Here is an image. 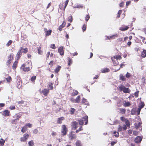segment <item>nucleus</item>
<instances>
[{
    "instance_id": "obj_61",
    "label": "nucleus",
    "mask_w": 146,
    "mask_h": 146,
    "mask_svg": "<svg viewBox=\"0 0 146 146\" xmlns=\"http://www.w3.org/2000/svg\"><path fill=\"white\" fill-rule=\"evenodd\" d=\"M70 101L72 102L75 103V99L72 98H71Z\"/></svg>"
},
{
    "instance_id": "obj_29",
    "label": "nucleus",
    "mask_w": 146,
    "mask_h": 146,
    "mask_svg": "<svg viewBox=\"0 0 146 146\" xmlns=\"http://www.w3.org/2000/svg\"><path fill=\"white\" fill-rule=\"evenodd\" d=\"M21 114L20 113H17L15 114V115L14 116V117L16 119H19L21 117Z\"/></svg>"
},
{
    "instance_id": "obj_18",
    "label": "nucleus",
    "mask_w": 146,
    "mask_h": 146,
    "mask_svg": "<svg viewBox=\"0 0 146 146\" xmlns=\"http://www.w3.org/2000/svg\"><path fill=\"white\" fill-rule=\"evenodd\" d=\"M110 69L107 68L102 69L101 72L102 73H105L110 71Z\"/></svg>"
},
{
    "instance_id": "obj_31",
    "label": "nucleus",
    "mask_w": 146,
    "mask_h": 146,
    "mask_svg": "<svg viewBox=\"0 0 146 146\" xmlns=\"http://www.w3.org/2000/svg\"><path fill=\"white\" fill-rule=\"evenodd\" d=\"M125 86L123 85H121L119 87V91H123V89H124V88H125Z\"/></svg>"
},
{
    "instance_id": "obj_17",
    "label": "nucleus",
    "mask_w": 146,
    "mask_h": 146,
    "mask_svg": "<svg viewBox=\"0 0 146 146\" xmlns=\"http://www.w3.org/2000/svg\"><path fill=\"white\" fill-rule=\"evenodd\" d=\"M3 115L5 116H9L10 115V113L8 110H5L3 112Z\"/></svg>"
},
{
    "instance_id": "obj_7",
    "label": "nucleus",
    "mask_w": 146,
    "mask_h": 146,
    "mask_svg": "<svg viewBox=\"0 0 146 146\" xmlns=\"http://www.w3.org/2000/svg\"><path fill=\"white\" fill-rule=\"evenodd\" d=\"M78 125L79 124L78 122L76 121L72 122L71 125L72 129L75 130L78 128Z\"/></svg>"
},
{
    "instance_id": "obj_40",
    "label": "nucleus",
    "mask_w": 146,
    "mask_h": 146,
    "mask_svg": "<svg viewBox=\"0 0 146 146\" xmlns=\"http://www.w3.org/2000/svg\"><path fill=\"white\" fill-rule=\"evenodd\" d=\"M119 110L122 113H124L125 112V110L124 109H123L122 108H120L119 109Z\"/></svg>"
},
{
    "instance_id": "obj_59",
    "label": "nucleus",
    "mask_w": 146,
    "mask_h": 146,
    "mask_svg": "<svg viewBox=\"0 0 146 146\" xmlns=\"http://www.w3.org/2000/svg\"><path fill=\"white\" fill-rule=\"evenodd\" d=\"M6 80L7 82H9L11 80V78L10 77H9L6 78Z\"/></svg>"
},
{
    "instance_id": "obj_57",
    "label": "nucleus",
    "mask_w": 146,
    "mask_h": 146,
    "mask_svg": "<svg viewBox=\"0 0 146 146\" xmlns=\"http://www.w3.org/2000/svg\"><path fill=\"white\" fill-rule=\"evenodd\" d=\"M15 109V107L14 106H11L9 107V109L11 110H14Z\"/></svg>"
},
{
    "instance_id": "obj_6",
    "label": "nucleus",
    "mask_w": 146,
    "mask_h": 146,
    "mask_svg": "<svg viewBox=\"0 0 146 146\" xmlns=\"http://www.w3.org/2000/svg\"><path fill=\"white\" fill-rule=\"evenodd\" d=\"M23 49V48L22 47H21L19 49V51H18L16 56V58L17 60L19 59L21 56L22 53L21 50H22Z\"/></svg>"
},
{
    "instance_id": "obj_43",
    "label": "nucleus",
    "mask_w": 146,
    "mask_h": 146,
    "mask_svg": "<svg viewBox=\"0 0 146 146\" xmlns=\"http://www.w3.org/2000/svg\"><path fill=\"white\" fill-rule=\"evenodd\" d=\"M72 63V61L70 58H68V64L70 66Z\"/></svg>"
},
{
    "instance_id": "obj_50",
    "label": "nucleus",
    "mask_w": 146,
    "mask_h": 146,
    "mask_svg": "<svg viewBox=\"0 0 146 146\" xmlns=\"http://www.w3.org/2000/svg\"><path fill=\"white\" fill-rule=\"evenodd\" d=\"M90 18V17L89 14H88L87 15L85 18L86 21H88V20Z\"/></svg>"
},
{
    "instance_id": "obj_19",
    "label": "nucleus",
    "mask_w": 146,
    "mask_h": 146,
    "mask_svg": "<svg viewBox=\"0 0 146 146\" xmlns=\"http://www.w3.org/2000/svg\"><path fill=\"white\" fill-rule=\"evenodd\" d=\"M49 92V90L44 89L42 91V92L45 96H47L48 93Z\"/></svg>"
},
{
    "instance_id": "obj_1",
    "label": "nucleus",
    "mask_w": 146,
    "mask_h": 146,
    "mask_svg": "<svg viewBox=\"0 0 146 146\" xmlns=\"http://www.w3.org/2000/svg\"><path fill=\"white\" fill-rule=\"evenodd\" d=\"M68 137L69 140H71L75 139L77 137L76 135L73 131H71L69 132Z\"/></svg>"
},
{
    "instance_id": "obj_28",
    "label": "nucleus",
    "mask_w": 146,
    "mask_h": 146,
    "mask_svg": "<svg viewBox=\"0 0 146 146\" xmlns=\"http://www.w3.org/2000/svg\"><path fill=\"white\" fill-rule=\"evenodd\" d=\"M75 99V103H78L80 101V96H78Z\"/></svg>"
},
{
    "instance_id": "obj_3",
    "label": "nucleus",
    "mask_w": 146,
    "mask_h": 146,
    "mask_svg": "<svg viewBox=\"0 0 146 146\" xmlns=\"http://www.w3.org/2000/svg\"><path fill=\"white\" fill-rule=\"evenodd\" d=\"M21 70H23L24 71L26 72L29 71L30 70V67H29V66L25 64L22 65L21 68Z\"/></svg>"
},
{
    "instance_id": "obj_35",
    "label": "nucleus",
    "mask_w": 146,
    "mask_h": 146,
    "mask_svg": "<svg viewBox=\"0 0 146 146\" xmlns=\"http://www.w3.org/2000/svg\"><path fill=\"white\" fill-rule=\"evenodd\" d=\"M27 128L26 127H23L22 128L21 131L22 132L24 133L27 131Z\"/></svg>"
},
{
    "instance_id": "obj_34",
    "label": "nucleus",
    "mask_w": 146,
    "mask_h": 146,
    "mask_svg": "<svg viewBox=\"0 0 146 146\" xmlns=\"http://www.w3.org/2000/svg\"><path fill=\"white\" fill-rule=\"evenodd\" d=\"M5 141L2 139L0 140V146H3L4 145Z\"/></svg>"
},
{
    "instance_id": "obj_33",
    "label": "nucleus",
    "mask_w": 146,
    "mask_h": 146,
    "mask_svg": "<svg viewBox=\"0 0 146 146\" xmlns=\"http://www.w3.org/2000/svg\"><path fill=\"white\" fill-rule=\"evenodd\" d=\"M76 146H82L81 141L79 140H77L76 141Z\"/></svg>"
},
{
    "instance_id": "obj_23",
    "label": "nucleus",
    "mask_w": 146,
    "mask_h": 146,
    "mask_svg": "<svg viewBox=\"0 0 146 146\" xmlns=\"http://www.w3.org/2000/svg\"><path fill=\"white\" fill-rule=\"evenodd\" d=\"M118 34H114L112 36H110V38H111V39H114L117 37H118Z\"/></svg>"
},
{
    "instance_id": "obj_39",
    "label": "nucleus",
    "mask_w": 146,
    "mask_h": 146,
    "mask_svg": "<svg viewBox=\"0 0 146 146\" xmlns=\"http://www.w3.org/2000/svg\"><path fill=\"white\" fill-rule=\"evenodd\" d=\"M68 2H69L68 0H66L65 1V5H64V8H63V10L64 11L65 10V9L66 7L67 6L68 4Z\"/></svg>"
},
{
    "instance_id": "obj_12",
    "label": "nucleus",
    "mask_w": 146,
    "mask_h": 146,
    "mask_svg": "<svg viewBox=\"0 0 146 146\" xmlns=\"http://www.w3.org/2000/svg\"><path fill=\"white\" fill-rule=\"evenodd\" d=\"M142 140V138L140 136H137L135 139V141L136 143H139L141 142Z\"/></svg>"
},
{
    "instance_id": "obj_22",
    "label": "nucleus",
    "mask_w": 146,
    "mask_h": 146,
    "mask_svg": "<svg viewBox=\"0 0 146 146\" xmlns=\"http://www.w3.org/2000/svg\"><path fill=\"white\" fill-rule=\"evenodd\" d=\"M141 55L142 57L145 58L146 57V50H143L141 53Z\"/></svg>"
},
{
    "instance_id": "obj_62",
    "label": "nucleus",
    "mask_w": 146,
    "mask_h": 146,
    "mask_svg": "<svg viewBox=\"0 0 146 146\" xmlns=\"http://www.w3.org/2000/svg\"><path fill=\"white\" fill-rule=\"evenodd\" d=\"M124 5V3L123 2H121L119 4V6L120 7H123Z\"/></svg>"
},
{
    "instance_id": "obj_13",
    "label": "nucleus",
    "mask_w": 146,
    "mask_h": 146,
    "mask_svg": "<svg viewBox=\"0 0 146 146\" xmlns=\"http://www.w3.org/2000/svg\"><path fill=\"white\" fill-rule=\"evenodd\" d=\"M122 121H125V123L128 127H130V123L127 119H121Z\"/></svg>"
},
{
    "instance_id": "obj_41",
    "label": "nucleus",
    "mask_w": 146,
    "mask_h": 146,
    "mask_svg": "<svg viewBox=\"0 0 146 146\" xmlns=\"http://www.w3.org/2000/svg\"><path fill=\"white\" fill-rule=\"evenodd\" d=\"M38 53L39 54H42V51L41 50V47H39L38 49Z\"/></svg>"
},
{
    "instance_id": "obj_47",
    "label": "nucleus",
    "mask_w": 146,
    "mask_h": 146,
    "mask_svg": "<svg viewBox=\"0 0 146 146\" xmlns=\"http://www.w3.org/2000/svg\"><path fill=\"white\" fill-rule=\"evenodd\" d=\"M12 40H9L8 42L7 43V44H6V45L7 46H9L12 43Z\"/></svg>"
},
{
    "instance_id": "obj_5",
    "label": "nucleus",
    "mask_w": 146,
    "mask_h": 146,
    "mask_svg": "<svg viewBox=\"0 0 146 146\" xmlns=\"http://www.w3.org/2000/svg\"><path fill=\"white\" fill-rule=\"evenodd\" d=\"M29 136V135L27 133H25L23 135V137L20 138V139L21 142H26L27 139Z\"/></svg>"
},
{
    "instance_id": "obj_49",
    "label": "nucleus",
    "mask_w": 146,
    "mask_h": 146,
    "mask_svg": "<svg viewBox=\"0 0 146 146\" xmlns=\"http://www.w3.org/2000/svg\"><path fill=\"white\" fill-rule=\"evenodd\" d=\"M36 76H32L31 78V81L32 82L34 81L36 79Z\"/></svg>"
},
{
    "instance_id": "obj_52",
    "label": "nucleus",
    "mask_w": 146,
    "mask_h": 146,
    "mask_svg": "<svg viewBox=\"0 0 146 146\" xmlns=\"http://www.w3.org/2000/svg\"><path fill=\"white\" fill-rule=\"evenodd\" d=\"M122 127L120 125H119V127L118 128L117 131H121L122 130Z\"/></svg>"
},
{
    "instance_id": "obj_44",
    "label": "nucleus",
    "mask_w": 146,
    "mask_h": 146,
    "mask_svg": "<svg viewBox=\"0 0 146 146\" xmlns=\"http://www.w3.org/2000/svg\"><path fill=\"white\" fill-rule=\"evenodd\" d=\"M68 20L70 21V23H71L72 21V15L70 16L68 18Z\"/></svg>"
},
{
    "instance_id": "obj_60",
    "label": "nucleus",
    "mask_w": 146,
    "mask_h": 146,
    "mask_svg": "<svg viewBox=\"0 0 146 146\" xmlns=\"http://www.w3.org/2000/svg\"><path fill=\"white\" fill-rule=\"evenodd\" d=\"M138 132L137 131H135L133 132V134L135 135H137Z\"/></svg>"
},
{
    "instance_id": "obj_46",
    "label": "nucleus",
    "mask_w": 146,
    "mask_h": 146,
    "mask_svg": "<svg viewBox=\"0 0 146 146\" xmlns=\"http://www.w3.org/2000/svg\"><path fill=\"white\" fill-rule=\"evenodd\" d=\"M86 26L85 25H84L82 27V29L83 32L85 31L86 29Z\"/></svg>"
},
{
    "instance_id": "obj_32",
    "label": "nucleus",
    "mask_w": 146,
    "mask_h": 146,
    "mask_svg": "<svg viewBox=\"0 0 146 146\" xmlns=\"http://www.w3.org/2000/svg\"><path fill=\"white\" fill-rule=\"evenodd\" d=\"M18 62H17L16 61H15L13 63V65L12 66V68L13 69H15L17 66V64Z\"/></svg>"
},
{
    "instance_id": "obj_30",
    "label": "nucleus",
    "mask_w": 146,
    "mask_h": 146,
    "mask_svg": "<svg viewBox=\"0 0 146 146\" xmlns=\"http://www.w3.org/2000/svg\"><path fill=\"white\" fill-rule=\"evenodd\" d=\"M131 105V104L129 102H125L123 103V106L125 107L129 106Z\"/></svg>"
},
{
    "instance_id": "obj_64",
    "label": "nucleus",
    "mask_w": 146,
    "mask_h": 146,
    "mask_svg": "<svg viewBox=\"0 0 146 146\" xmlns=\"http://www.w3.org/2000/svg\"><path fill=\"white\" fill-rule=\"evenodd\" d=\"M24 51H23L24 53H26L28 52V49L27 48H24Z\"/></svg>"
},
{
    "instance_id": "obj_38",
    "label": "nucleus",
    "mask_w": 146,
    "mask_h": 146,
    "mask_svg": "<svg viewBox=\"0 0 146 146\" xmlns=\"http://www.w3.org/2000/svg\"><path fill=\"white\" fill-rule=\"evenodd\" d=\"M78 93V92L77 90H73L72 92V96H74L77 95Z\"/></svg>"
},
{
    "instance_id": "obj_48",
    "label": "nucleus",
    "mask_w": 146,
    "mask_h": 146,
    "mask_svg": "<svg viewBox=\"0 0 146 146\" xmlns=\"http://www.w3.org/2000/svg\"><path fill=\"white\" fill-rule=\"evenodd\" d=\"M52 85V84L51 83H49L48 84L49 87L50 88V90L52 89L53 88Z\"/></svg>"
},
{
    "instance_id": "obj_53",
    "label": "nucleus",
    "mask_w": 146,
    "mask_h": 146,
    "mask_svg": "<svg viewBox=\"0 0 146 146\" xmlns=\"http://www.w3.org/2000/svg\"><path fill=\"white\" fill-rule=\"evenodd\" d=\"M125 76L127 78H129L131 76V74L129 72H127L125 75Z\"/></svg>"
},
{
    "instance_id": "obj_55",
    "label": "nucleus",
    "mask_w": 146,
    "mask_h": 146,
    "mask_svg": "<svg viewBox=\"0 0 146 146\" xmlns=\"http://www.w3.org/2000/svg\"><path fill=\"white\" fill-rule=\"evenodd\" d=\"M117 142V140L115 141H112L111 142V145L112 146H113Z\"/></svg>"
},
{
    "instance_id": "obj_42",
    "label": "nucleus",
    "mask_w": 146,
    "mask_h": 146,
    "mask_svg": "<svg viewBox=\"0 0 146 146\" xmlns=\"http://www.w3.org/2000/svg\"><path fill=\"white\" fill-rule=\"evenodd\" d=\"M113 136L116 137H118L119 136V133L116 131H114L113 133Z\"/></svg>"
},
{
    "instance_id": "obj_10",
    "label": "nucleus",
    "mask_w": 146,
    "mask_h": 146,
    "mask_svg": "<svg viewBox=\"0 0 146 146\" xmlns=\"http://www.w3.org/2000/svg\"><path fill=\"white\" fill-rule=\"evenodd\" d=\"M58 52L61 55H63L64 54V50L62 46L58 48Z\"/></svg>"
},
{
    "instance_id": "obj_54",
    "label": "nucleus",
    "mask_w": 146,
    "mask_h": 146,
    "mask_svg": "<svg viewBox=\"0 0 146 146\" xmlns=\"http://www.w3.org/2000/svg\"><path fill=\"white\" fill-rule=\"evenodd\" d=\"M121 58V56L120 55H118V56H117L115 57V59H117V60L118 59H120Z\"/></svg>"
},
{
    "instance_id": "obj_24",
    "label": "nucleus",
    "mask_w": 146,
    "mask_h": 146,
    "mask_svg": "<svg viewBox=\"0 0 146 146\" xmlns=\"http://www.w3.org/2000/svg\"><path fill=\"white\" fill-rule=\"evenodd\" d=\"M61 68V66H58L54 70V71L56 73H58L60 70Z\"/></svg>"
},
{
    "instance_id": "obj_2",
    "label": "nucleus",
    "mask_w": 146,
    "mask_h": 146,
    "mask_svg": "<svg viewBox=\"0 0 146 146\" xmlns=\"http://www.w3.org/2000/svg\"><path fill=\"white\" fill-rule=\"evenodd\" d=\"M61 127V135L63 136L66 135L67 134L68 131V129L65 125H62Z\"/></svg>"
},
{
    "instance_id": "obj_8",
    "label": "nucleus",
    "mask_w": 146,
    "mask_h": 146,
    "mask_svg": "<svg viewBox=\"0 0 146 146\" xmlns=\"http://www.w3.org/2000/svg\"><path fill=\"white\" fill-rule=\"evenodd\" d=\"M13 53H11L8 57V60L7 62V65L11 63V61L13 59Z\"/></svg>"
},
{
    "instance_id": "obj_9",
    "label": "nucleus",
    "mask_w": 146,
    "mask_h": 146,
    "mask_svg": "<svg viewBox=\"0 0 146 146\" xmlns=\"http://www.w3.org/2000/svg\"><path fill=\"white\" fill-rule=\"evenodd\" d=\"M142 122L141 121L140 122H138V123H135L134 125L135 126V127L136 129H138L140 128L141 129Z\"/></svg>"
},
{
    "instance_id": "obj_20",
    "label": "nucleus",
    "mask_w": 146,
    "mask_h": 146,
    "mask_svg": "<svg viewBox=\"0 0 146 146\" xmlns=\"http://www.w3.org/2000/svg\"><path fill=\"white\" fill-rule=\"evenodd\" d=\"M47 29H45V31L46 33V36H49L50 35L52 32V30H49L47 31Z\"/></svg>"
},
{
    "instance_id": "obj_63",
    "label": "nucleus",
    "mask_w": 146,
    "mask_h": 146,
    "mask_svg": "<svg viewBox=\"0 0 146 146\" xmlns=\"http://www.w3.org/2000/svg\"><path fill=\"white\" fill-rule=\"evenodd\" d=\"M139 92V91H137V92H135V96L136 97H138V93Z\"/></svg>"
},
{
    "instance_id": "obj_21",
    "label": "nucleus",
    "mask_w": 146,
    "mask_h": 146,
    "mask_svg": "<svg viewBox=\"0 0 146 146\" xmlns=\"http://www.w3.org/2000/svg\"><path fill=\"white\" fill-rule=\"evenodd\" d=\"M137 109L136 108H134L131 111V113L133 115L137 113Z\"/></svg>"
},
{
    "instance_id": "obj_45",
    "label": "nucleus",
    "mask_w": 146,
    "mask_h": 146,
    "mask_svg": "<svg viewBox=\"0 0 146 146\" xmlns=\"http://www.w3.org/2000/svg\"><path fill=\"white\" fill-rule=\"evenodd\" d=\"M117 106L119 107H120L122 105V103L121 100H119L118 102L117 103Z\"/></svg>"
},
{
    "instance_id": "obj_36",
    "label": "nucleus",
    "mask_w": 146,
    "mask_h": 146,
    "mask_svg": "<svg viewBox=\"0 0 146 146\" xmlns=\"http://www.w3.org/2000/svg\"><path fill=\"white\" fill-rule=\"evenodd\" d=\"M75 111V109L73 108H71L70 110V113L72 114L74 113Z\"/></svg>"
},
{
    "instance_id": "obj_56",
    "label": "nucleus",
    "mask_w": 146,
    "mask_h": 146,
    "mask_svg": "<svg viewBox=\"0 0 146 146\" xmlns=\"http://www.w3.org/2000/svg\"><path fill=\"white\" fill-rule=\"evenodd\" d=\"M50 47L53 49H55L56 48L55 45L54 44H51L50 46Z\"/></svg>"
},
{
    "instance_id": "obj_27",
    "label": "nucleus",
    "mask_w": 146,
    "mask_h": 146,
    "mask_svg": "<svg viewBox=\"0 0 146 146\" xmlns=\"http://www.w3.org/2000/svg\"><path fill=\"white\" fill-rule=\"evenodd\" d=\"M82 102L83 103H85V104L86 105H88L89 104L88 102H87L86 100L84 98H82Z\"/></svg>"
},
{
    "instance_id": "obj_11",
    "label": "nucleus",
    "mask_w": 146,
    "mask_h": 146,
    "mask_svg": "<svg viewBox=\"0 0 146 146\" xmlns=\"http://www.w3.org/2000/svg\"><path fill=\"white\" fill-rule=\"evenodd\" d=\"M83 121H85V125H86L88 122V119H84V120L83 119H81L80 120H79V125H82L84 124Z\"/></svg>"
},
{
    "instance_id": "obj_25",
    "label": "nucleus",
    "mask_w": 146,
    "mask_h": 146,
    "mask_svg": "<svg viewBox=\"0 0 146 146\" xmlns=\"http://www.w3.org/2000/svg\"><path fill=\"white\" fill-rule=\"evenodd\" d=\"M119 79L122 81H125V78L122 74H120L119 75Z\"/></svg>"
},
{
    "instance_id": "obj_51",
    "label": "nucleus",
    "mask_w": 146,
    "mask_h": 146,
    "mask_svg": "<svg viewBox=\"0 0 146 146\" xmlns=\"http://www.w3.org/2000/svg\"><path fill=\"white\" fill-rule=\"evenodd\" d=\"M26 126H27L29 127H32V125L30 123H27L25 125Z\"/></svg>"
},
{
    "instance_id": "obj_37",
    "label": "nucleus",
    "mask_w": 146,
    "mask_h": 146,
    "mask_svg": "<svg viewBox=\"0 0 146 146\" xmlns=\"http://www.w3.org/2000/svg\"><path fill=\"white\" fill-rule=\"evenodd\" d=\"M29 146H33L34 145V143L33 140H31L28 142Z\"/></svg>"
},
{
    "instance_id": "obj_14",
    "label": "nucleus",
    "mask_w": 146,
    "mask_h": 146,
    "mask_svg": "<svg viewBox=\"0 0 146 146\" xmlns=\"http://www.w3.org/2000/svg\"><path fill=\"white\" fill-rule=\"evenodd\" d=\"M115 57H112L111 58V59L112 60L113 62V63L114 66H116L118 64V62L117 59H115V60H113L115 59Z\"/></svg>"
},
{
    "instance_id": "obj_15",
    "label": "nucleus",
    "mask_w": 146,
    "mask_h": 146,
    "mask_svg": "<svg viewBox=\"0 0 146 146\" xmlns=\"http://www.w3.org/2000/svg\"><path fill=\"white\" fill-rule=\"evenodd\" d=\"M124 27H121L119 28V29L120 30L124 31L126 30H127L129 28V27L128 26H123Z\"/></svg>"
},
{
    "instance_id": "obj_26",
    "label": "nucleus",
    "mask_w": 146,
    "mask_h": 146,
    "mask_svg": "<svg viewBox=\"0 0 146 146\" xmlns=\"http://www.w3.org/2000/svg\"><path fill=\"white\" fill-rule=\"evenodd\" d=\"M123 92L124 93H129V90L128 88H126L125 87L123 90Z\"/></svg>"
},
{
    "instance_id": "obj_58",
    "label": "nucleus",
    "mask_w": 146,
    "mask_h": 146,
    "mask_svg": "<svg viewBox=\"0 0 146 146\" xmlns=\"http://www.w3.org/2000/svg\"><path fill=\"white\" fill-rule=\"evenodd\" d=\"M63 4H60L59 5V8L61 10H63Z\"/></svg>"
},
{
    "instance_id": "obj_16",
    "label": "nucleus",
    "mask_w": 146,
    "mask_h": 146,
    "mask_svg": "<svg viewBox=\"0 0 146 146\" xmlns=\"http://www.w3.org/2000/svg\"><path fill=\"white\" fill-rule=\"evenodd\" d=\"M66 24V21H64L63 23H62V24L59 26L58 28V30L60 31H61L62 30V28Z\"/></svg>"
},
{
    "instance_id": "obj_4",
    "label": "nucleus",
    "mask_w": 146,
    "mask_h": 146,
    "mask_svg": "<svg viewBox=\"0 0 146 146\" xmlns=\"http://www.w3.org/2000/svg\"><path fill=\"white\" fill-rule=\"evenodd\" d=\"M144 106V104L143 102H141L139 104V108L137 109V114L139 115L141 109Z\"/></svg>"
}]
</instances>
